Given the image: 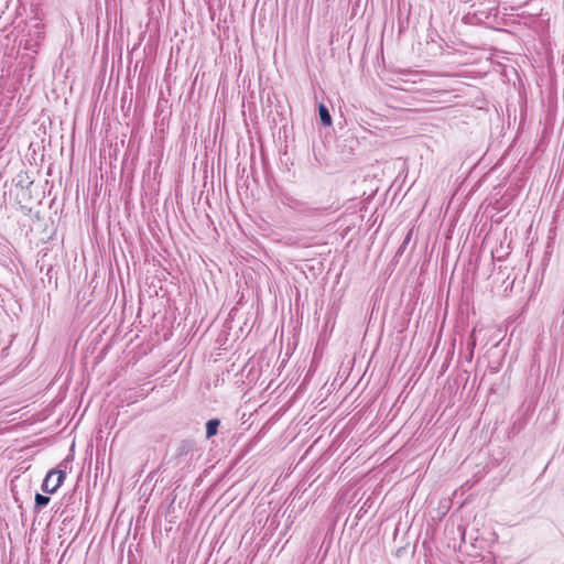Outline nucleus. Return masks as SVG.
<instances>
[{"instance_id":"f257e3e1","label":"nucleus","mask_w":564,"mask_h":564,"mask_svg":"<svg viewBox=\"0 0 564 564\" xmlns=\"http://www.w3.org/2000/svg\"><path fill=\"white\" fill-rule=\"evenodd\" d=\"M66 473L62 469H51L42 484V490L47 494H54L64 482Z\"/></svg>"},{"instance_id":"f03ea898","label":"nucleus","mask_w":564,"mask_h":564,"mask_svg":"<svg viewBox=\"0 0 564 564\" xmlns=\"http://www.w3.org/2000/svg\"><path fill=\"white\" fill-rule=\"evenodd\" d=\"M194 447H195V443L193 441L183 440L176 448V455L180 457L185 456V455L189 454L191 452H193Z\"/></svg>"},{"instance_id":"7ed1b4c3","label":"nucleus","mask_w":564,"mask_h":564,"mask_svg":"<svg viewBox=\"0 0 564 564\" xmlns=\"http://www.w3.org/2000/svg\"><path fill=\"white\" fill-rule=\"evenodd\" d=\"M318 115L324 127H329L332 124V116L328 108L324 104L318 105Z\"/></svg>"},{"instance_id":"20e7f679","label":"nucleus","mask_w":564,"mask_h":564,"mask_svg":"<svg viewBox=\"0 0 564 564\" xmlns=\"http://www.w3.org/2000/svg\"><path fill=\"white\" fill-rule=\"evenodd\" d=\"M220 421L218 419H210L206 422V437L210 438L218 432Z\"/></svg>"},{"instance_id":"39448f33","label":"nucleus","mask_w":564,"mask_h":564,"mask_svg":"<svg viewBox=\"0 0 564 564\" xmlns=\"http://www.w3.org/2000/svg\"><path fill=\"white\" fill-rule=\"evenodd\" d=\"M51 498L41 494L35 495V509H41L48 505Z\"/></svg>"},{"instance_id":"423d86ee","label":"nucleus","mask_w":564,"mask_h":564,"mask_svg":"<svg viewBox=\"0 0 564 564\" xmlns=\"http://www.w3.org/2000/svg\"><path fill=\"white\" fill-rule=\"evenodd\" d=\"M18 182L17 186H20L22 188H28L30 185L33 184V181L30 180V177L26 174H19L18 175Z\"/></svg>"},{"instance_id":"0eeeda50","label":"nucleus","mask_w":564,"mask_h":564,"mask_svg":"<svg viewBox=\"0 0 564 564\" xmlns=\"http://www.w3.org/2000/svg\"><path fill=\"white\" fill-rule=\"evenodd\" d=\"M410 234L406 236V238L404 239V241L402 242V245L399 247L398 251L395 252V257H399L401 256L405 248H406V245L409 243V240H410Z\"/></svg>"},{"instance_id":"6e6552de","label":"nucleus","mask_w":564,"mask_h":564,"mask_svg":"<svg viewBox=\"0 0 564 564\" xmlns=\"http://www.w3.org/2000/svg\"><path fill=\"white\" fill-rule=\"evenodd\" d=\"M405 75L410 76V78L405 79V82H411V83H416V77L420 76V74L417 72H409Z\"/></svg>"},{"instance_id":"1a4fd4ad","label":"nucleus","mask_w":564,"mask_h":564,"mask_svg":"<svg viewBox=\"0 0 564 564\" xmlns=\"http://www.w3.org/2000/svg\"><path fill=\"white\" fill-rule=\"evenodd\" d=\"M475 345H476V341H475V339H473V340L469 343V346H470V354H469V358H471V357H473V350H474Z\"/></svg>"},{"instance_id":"9d476101","label":"nucleus","mask_w":564,"mask_h":564,"mask_svg":"<svg viewBox=\"0 0 564 564\" xmlns=\"http://www.w3.org/2000/svg\"><path fill=\"white\" fill-rule=\"evenodd\" d=\"M492 258L498 260V261H501L502 260V257H496V254L492 252Z\"/></svg>"}]
</instances>
